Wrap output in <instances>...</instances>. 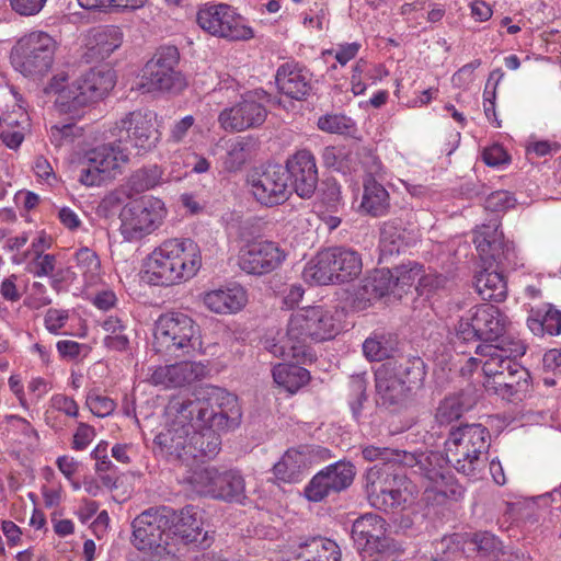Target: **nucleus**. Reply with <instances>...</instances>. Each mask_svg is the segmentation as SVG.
<instances>
[{"label":"nucleus","mask_w":561,"mask_h":561,"mask_svg":"<svg viewBox=\"0 0 561 561\" xmlns=\"http://www.w3.org/2000/svg\"><path fill=\"white\" fill-rule=\"evenodd\" d=\"M167 413L193 425L186 467L215 458L221 446L217 431L237 427L242 415L237 396L220 387L207 388L194 398L173 396Z\"/></svg>","instance_id":"1"},{"label":"nucleus","mask_w":561,"mask_h":561,"mask_svg":"<svg viewBox=\"0 0 561 561\" xmlns=\"http://www.w3.org/2000/svg\"><path fill=\"white\" fill-rule=\"evenodd\" d=\"M337 325L332 313L322 306H309L291 313L286 335L282 340H266L265 348L275 357L304 362L311 358L309 342L333 339Z\"/></svg>","instance_id":"2"},{"label":"nucleus","mask_w":561,"mask_h":561,"mask_svg":"<svg viewBox=\"0 0 561 561\" xmlns=\"http://www.w3.org/2000/svg\"><path fill=\"white\" fill-rule=\"evenodd\" d=\"M202 266L199 247L192 239H169L148 256L144 279L153 286H172L193 278Z\"/></svg>","instance_id":"3"},{"label":"nucleus","mask_w":561,"mask_h":561,"mask_svg":"<svg viewBox=\"0 0 561 561\" xmlns=\"http://www.w3.org/2000/svg\"><path fill=\"white\" fill-rule=\"evenodd\" d=\"M425 376V363L419 356H398L385 360L375 373L376 392L381 404H402L412 392L423 387Z\"/></svg>","instance_id":"4"},{"label":"nucleus","mask_w":561,"mask_h":561,"mask_svg":"<svg viewBox=\"0 0 561 561\" xmlns=\"http://www.w3.org/2000/svg\"><path fill=\"white\" fill-rule=\"evenodd\" d=\"M364 490L369 504L386 513L407 510L417 494L405 474L387 465H375L366 471Z\"/></svg>","instance_id":"5"},{"label":"nucleus","mask_w":561,"mask_h":561,"mask_svg":"<svg viewBox=\"0 0 561 561\" xmlns=\"http://www.w3.org/2000/svg\"><path fill=\"white\" fill-rule=\"evenodd\" d=\"M490 447L489 430L477 423L453 426L445 442L448 463L459 473L476 478L485 467Z\"/></svg>","instance_id":"6"},{"label":"nucleus","mask_w":561,"mask_h":561,"mask_svg":"<svg viewBox=\"0 0 561 561\" xmlns=\"http://www.w3.org/2000/svg\"><path fill=\"white\" fill-rule=\"evenodd\" d=\"M66 80L67 76L60 73L54 76L48 85L49 91L58 93L56 105L65 113H76L101 100L115 85L114 72L102 68H91L71 84L61 87Z\"/></svg>","instance_id":"7"},{"label":"nucleus","mask_w":561,"mask_h":561,"mask_svg":"<svg viewBox=\"0 0 561 561\" xmlns=\"http://www.w3.org/2000/svg\"><path fill=\"white\" fill-rule=\"evenodd\" d=\"M202 347L199 327L182 312L161 314L154 323L152 348L168 358L188 356Z\"/></svg>","instance_id":"8"},{"label":"nucleus","mask_w":561,"mask_h":561,"mask_svg":"<svg viewBox=\"0 0 561 561\" xmlns=\"http://www.w3.org/2000/svg\"><path fill=\"white\" fill-rule=\"evenodd\" d=\"M363 268L355 250L333 247L320 251L304 270V277L316 285L342 284L357 278Z\"/></svg>","instance_id":"9"},{"label":"nucleus","mask_w":561,"mask_h":561,"mask_svg":"<svg viewBox=\"0 0 561 561\" xmlns=\"http://www.w3.org/2000/svg\"><path fill=\"white\" fill-rule=\"evenodd\" d=\"M56 49L57 43L49 34L32 32L23 36L14 47L12 65L23 76L41 79L50 71Z\"/></svg>","instance_id":"10"},{"label":"nucleus","mask_w":561,"mask_h":561,"mask_svg":"<svg viewBox=\"0 0 561 561\" xmlns=\"http://www.w3.org/2000/svg\"><path fill=\"white\" fill-rule=\"evenodd\" d=\"M157 115L150 110H135L126 113L111 128L112 137L124 147L128 146V152L133 150L142 156L153 150L161 133L156 125Z\"/></svg>","instance_id":"11"},{"label":"nucleus","mask_w":561,"mask_h":561,"mask_svg":"<svg viewBox=\"0 0 561 561\" xmlns=\"http://www.w3.org/2000/svg\"><path fill=\"white\" fill-rule=\"evenodd\" d=\"M507 325V317L496 306H476L458 321L456 339L462 343L482 341L492 344L504 335Z\"/></svg>","instance_id":"12"},{"label":"nucleus","mask_w":561,"mask_h":561,"mask_svg":"<svg viewBox=\"0 0 561 561\" xmlns=\"http://www.w3.org/2000/svg\"><path fill=\"white\" fill-rule=\"evenodd\" d=\"M196 21L206 33L227 41H248L254 37L244 18L226 3L204 5L198 10Z\"/></svg>","instance_id":"13"},{"label":"nucleus","mask_w":561,"mask_h":561,"mask_svg":"<svg viewBox=\"0 0 561 561\" xmlns=\"http://www.w3.org/2000/svg\"><path fill=\"white\" fill-rule=\"evenodd\" d=\"M167 215L164 203L156 197H142L127 203L121 211V232L128 241L139 240L154 231Z\"/></svg>","instance_id":"14"},{"label":"nucleus","mask_w":561,"mask_h":561,"mask_svg":"<svg viewBox=\"0 0 561 561\" xmlns=\"http://www.w3.org/2000/svg\"><path fill=\"white\" fill-rule=\"evenodd\" d=\"M175 511L169 506L150 507L131 523V543L138 550L159 548L168 545Z\"/></svg>","instance_id":"15"},{"label":"nucleus","mask_w":561,"mask_h":561,"mask_svg":"<svg viewBox=\"0 0 561 561\" xmlns=\"http://www.w3.org/2000/svg\"><path fill=\"white\" fill-rule=\"evenodd\" d=\"M178 62L179 50L176 47L160 48L142 70L141 87L147 92L182 90L185 82L182 76L174 70Z\"/></svg>","instance_id":"16"},{"label":"nucleus","mask_w":561,"mask_h":561,"mask_svg":"<svg viewBox=\"0 0 561 561\" xmlns=\"http://www.w3.org/2000/svg\"><path fill=\"white\" fill-rule=\"evenodd\" d=\"M351 535L357 549L370 557L396 550V542L388 535V523L377 514L366 513L357 517Z\"/></svg>","instance_id":"17"},{"label":"nucleus","mask_w":561,"mask_h":561,"mask_svg":"<svg viewBox=\"0 0 561 561\" xmlns=\"http://www.w3.org/2000/svg\"><path fill=\"white\" fill-rule=\"evenodd\" d=\"M355 476L356 468L351 461L339 460L317 472L305 486L304 495L309 502H321L348 489Z\"/></svg>","instance_id":"18"},{"label":"nucleus","mask_w":561,"mask_h":561,"mask_svg":"<svg viewBox=\"0 0 561 561\" xmlns=\"http://www.w3.org/2000/svg\"><path fill=\"white\" fill-rule=\"evenodd\" d=\"M255 199L264 206L280 205L291 195L287 172L280 164L255 169L248 176Z\"/></svg>","instance_id":"19"},{"label":"nucleus","mask_w":561,"mask_h":561,"mask_svg":"<svg viewBox=\"0 0 561 561\" xmlns=\"http://www.w3.org/2000/svg\"><path fill=\"white\" fill-rule=\"evenodd\" d=\"M476 353L486 357L484 362L480 358L471 357L468 360L470 367L482 364V370L486 379L497 378L500 374L506 370L518 371L519 375H526V369L519 365L515 358L525 353V348L519 343H511L510 347L494 344H480L476 348Z\"/></svg>","instance_id":"20"},{"label":"nucleus","mask_w":561,"mask_h":561,"mask_svg":"<svg viewBox=\"0 0 561 561\" xmlns=\"http://www.w3.org/2000/svg\"><path fill=\"white\" fill-rule=\"evenodd\" d=\"M285 260L284 251L273 241H253L244 244L238 255L239 267L250 275H265Z\"/></svg>","instance_id":"21"},{"label":"nucleus","mask_w":561,"mask_h":561,"mask_svg":"<svg viewBox=\"0 0 561 561\" xmlns=\"http://www.w3.org/2000/svg\"><path fill=\"white\" fill-rule=\"evenodd\" d=\"M284 169L287 172L291 192L301 198H310L318 185V168L311 151L301 149L289 156Z\"/></svg>","instance_id":"22"},{"label":"nucleus","mask_w":561,"mask_h":561,"mask_svg":"<svg viewBox=\"0 0 561 561\" xmlns=\"http://www.w3.org/2000/svg\"><path fill=\"white\" fill-rule=\"evenodd\" d=\"M247 94L239 103L230 108H225L218 117L221 127L230 131H242L261 126L267 116L265 106L255 95Z\"/></svg>","instance_id":"23"},{"label":"nucleus","mask_w":561,"mask_h":561,"mask_svg":"<svg viewBox=\"0 0 561 561\" xmlns=\"http://www.w3.org/2000/svg\"><path fill=\"white\" fill-rule=\"evenodd\" d=\"M500 222L491 219L488 225H482L474 231L473 243L484 263L504 266V261L513 254L512 247L503 240V233L499 231Z\"/></svg>","instance_id":"24"},{"label":"nucleus","mask_w":561,"mask_h":561,"mask_svg":"<svg viewBox=\"0 0 561 561\" xmlns=\"http://www.w3.org/2000/svg\"><path fill=\"white\" fill-rule=\"evenodd\" d=\"M191 430V423L174 416L172 424L160 432L153 442L169 461L187 466Z\"/></svg>","instance_id":"25"},{"label":"nucleus","mask_w":561,"mask_h":561,"mask_svg":"<svg viewBox=\"0 0 561 561\" xmlns=\"http://www.w3.org/2000/svg\"><path fill=\"white\" fill-rule=\"evenodd\" d=\"M275 80L278 90L294 100H305L312 91V73L305 66L295 61L280 65Z\"/></svg>","instance_id":"26"},{"label":"nucleus","mask_w":561,"mask_h":561,"mask_svg":"<svg viewBox=\"0 0 561 561\" xmlns=\"http://www.w3.org/2000/svg\"><path fill=\"white\" fill-rule=\"evenodd\" d=\"M171 533L180 537L185 545H194L201 549H207L213 542L208 531H203L202 520L197 517L194 506L187 505L180 512L175 511Z\"/></svg>","instance_id":"27"},{"label":"nucleus","mask_w":561,"mask_h":561,"mask_svg":"<svg viewBox=\"0 0 561 561\" xmlns=\"http://www.w3.org/2000/svg\"><path fill=\"white\" fill-rule=\"evenodd\" d=\"M529 374L519 375L518 371L506 370L500 374L497 378L486 379L484 387L488 390H493L503 399L515 402L520 401L529 387Z\"/></svg>","instance_id":"28"},{"label":"nucleus","mask_w":561,"mask_h":561,"mask_svg":"<svg viewBox=\"0 0 561 561\" xmlns=\"http://www.w3.org/2000/svg\"><path fill=\"white\" fill-rule=\"evenodd\" d=\"M446 463H448L446 456L443 457V455L437 451L421 453L419 469L415 470V472H419L427 479L437 493L446 495L447 490L445 486H447L453 479L447 470Z\"/></svg>","instance_id":"29"},{"label":"nucleus","mask_w":561,"mask_h":561,"mask_svg":"<svg viewBox=\"0 0 561 561\" xmlns=\"http://www.w3.org/2000/svg\"><path fill=\"white\" fill-rule=\"evenodd\" d=\"M205 306L216 313H234L247 304V293L241 286L216 289L205 294Z\"/></svg>","instance_id":"30"},{"label":"nucleus","mask_w":561,"mask_h":561,"mask_svg":"<svg viewBox=\"0 0 561 561\" xmlns=\"http://www.w3.org/2000/svg\"><path fill=\"white\" fill-rule=\"evenodd\" d=\"M128 146L124 147L114 138L113 142L99 146L87 153V159L93 162L101 172L111 178V172L116 170L121 163L129 160Z\"/></svg>","instance_id":"31"},{"label":"nucleus","mask_w":561,"mask_h":561,"mask_svg":"<svg viewBox=\"0 0 561 561\" xmlns=\"http://www.w3.org/2000/svg\"><path fill=\"white\" fill-rule=\"evenodd\" d=\"M310 466V457L305 454L302 446L289 448L273 467L277 480L286 483L298 482L302 472Z\"/></svg>","instance_id":"32"},{"label":"nucleus","mask_w":561,"mask_h":561,"mask_svg":"<svg viewBox=\"0 0 561 561\" xmlns=\"http://www.w3.org/2000/svg\"><path fill=\"white\" fill-rule=\"evenodd\" d=\"M467 542L471 543L481 556L491 557L494 561H514L519 559L517 552L508 550L502 540L490 531H477L467 535Z\"/></svg>","instance_id":"33"},{"label":"nucleus","mask_w":561,"mask_h":561,"mask_svg":"<svg viewBox=\"0 0 561 561\" xmlns=\"http://www.w3.org/2000/svg\"><path fill=\"white\" fill-rule=\"evenodd\" d=\"M527 325L535 335H559L561 334V311L550 304L533 308L527 318Z\"/></svg>","instance_id":"34"},{"label":"nucleus","mask_w":561,"mask_h":561,"mask_svg":"<svg viewBox=\"0 0 561 561\" xmlns=\"http://www.w3.org/2000/svg\"><path fill=\"white\" fill-rule=\"evenodd\" d=\"M363 185L362 209L374 217L386 215L390 207V197L385 186L370 174L364 179Z\"/></svg>","instance_id":"35"},{"label":"nucleus","mask_w":561,"mask_h":561,"mask_svg":"<svg viewBox=\"0 0 561 561\" xmlns=\"http://www.w3.org/2000/svg\"><path fill=\"white\" fill-rule=\"evenodd\" d=\"M122 45V33L118 27L106 26L94 30L87 43L91 58L103 60Z\"/></svg>","instance_id":"36"},{"label":"nucleus","mask_w":561,"mask_h":561,"mask_svg":"<svg viewBox=\"0 0 561 561\" xmlns=\"http://www.w3.org/2000/svg\"><path fill=\"white\" fill-rule=\"evenodd\" d=\"M474 286L483 300L501 302L506 298L507 285L501 272L485 267L474 277Z\"/></svg>","instance_id":"37"},{"label":"nucleus","mask_w":561,"mask_h":561,"mask_svg":"<svg viewBox=\"0 0 561 561\" xmlns=\"http://www.w3.org/2000/svg\"><path fill=\"white\" fill-rule=\"evenodd\" d=\"M294 360L295 364L282 363L274 366L272 370L274 381L289 393H296L301 387L310 380L309 371L301 367L300 364L306 363Z\"/></svg>","instance_id":"38"},{"label":"nucleus","mask_w":561,"mask_h":561,"mask_svg":"<svg viewBox=\"0 0 561 561\" xmlns=\"http://www.w3.org/2000/svg\"><path fill=\"white\" fill-rule=\"evenodd\" d=\"M221 476L216 467H205L193 470L184 480L198 495L216 500Z\"/></svg>","instance_id":"39"},{"label":"nucleus","mask_w":561,"mask_h":561,"mask_svg":"<svg viewBox=\"0 0 561 561\" xmlns=\"http://www.w3.org/2000/svg\"><path fill=\"white\" fill-rule=\"evenodd\" d=\"M412 238L400 225L385 222L380 231V252L382 257L399 254L411 243Z\"/></svg>","instance_id":"40"},{"label":"nucleus","mask_w":561,"mask_h":561,"mask_svg":"<svg viewBox=\"0 0 561 561\" xmlns=\"http://www.w3.org/2000/svg\"><path fill=\"white\" fill-rule=\"evenodd\" d=\"M298 557L307 561H341V550L335 541L318 537L300 545Z\"/></svg>","instance_id":"41"},{"label":"nucleus","mask_w":561,"mask_h":561,"mask_svg":"<svg viewBox=\"0 0 561 561\" xmlns=\"http://www.w3.org/2000/svg\"><path fill=\"white\" fill-rule=\"evenodd\" d=\"M245 499V481L237 470L222 471L221 481L217 491L216 500L230 503H242Z\"/></svg>","instance_id":"42"},{"label":"nucleus","mask_w":561,"mask_h":561,"mask_svg":"<svg viewBox=\"0 0 561 561\" xmlns=\"http://www.w3.org/2000/svg\"><path fill=\"white\" fill-rule=\"evenodd\" d=\"M171 386L173 388L190 385L196 380H201L207 374V367L197 362H180L170 365Z\"/></svg>","instance_id":"43"},{"label":"nucleus","mask_w":561,"mask_h":561,"mask_svg":"<svg viewBox=\"0 0 561 561\" xmlns=\"http://www.w3.org/2000/svg\"><path fill=\"white\" fill-rule=\"evenodd\" d=\"M107 332L104 337V346L111 351L124 352L129 346V337L127 327L122 319L117 317H108L102 324Z\"/></svg>","instance_id":"44"},{"label":"nucleus","mask_w":561,"mask_h":561,"mask_svg":"<svg viewBox=\"0 0 561 561\" xmlns=\"http://www.w3.org/2000/svg\"><path fill=\"white\" fill-rule=\"evenodd\" d=\"M392 273L397 296H401L416 283L420 285V278H423V266L416 262H410L394 267Z\"/></svg>","instance_id":"45"},{"label":"nucleus","mask_w":561,"mask_h":561,"mask_svg":"<svg viewBox=\"0 0 561 561\" xmlns=\"http://www.w3.org/2000/svg\"><path fill=\"white\" fill-rule=\"evenodd\" d=\"M364 289L374 298H381L390 293L397 295L392 271L388 268L377 270L366 280Z\"/></svg>","instance_id":"46"},{"label":"nucleus","mask_w":561,"mask_h":561,"mask_svg":"<svg viewBox=\"0 0 561 561\" xmlns=\"http://www.w3.org/2000/svg\"><path fill=\"white\" fill-rule=\"evenodd\" d=\"M77 266L85 279V283L93 285L99 280L101 262L94 251L89 248H81L76 253Z\"/></svg>","instance_id":"47"},{"label":"nucleus","mask_w":561,"mask_h":561,"mask_svg":"<svg viewBox=\"0 0 561 561\" xmlns=\"http://www.w3.org/2000/svg\"><path fill=\"white\" fill-rule=\"evenodd\" d=\"M163 171L157 164L144 167L130 176V186L137 192L151 190L162 182Z\"/></svg>","instance_id":"48"},{"label":"nucleus","mask_w":561,"mask_h":561,"mask_svg":"<svg viewBox=\"0 0 561 561\" xmlns=\"http://www.w3.org/2000/svg\"><path fill=\"white\" fill-rule=\"evenodd\" d=\"M463 411L465 407L459 397H447L437 407L435 420L439 425H449L459 420Z\"/></svg>","instance_id":"49"},{"label":"nucleus","mask_w":561,"mask_h":561,"mask_svg":"<svg viewBox=\"0 0 561 561\" xmlns=\"http://www.w3.org/2000/svg\"><path fill=\"white\" fill-rule=\"evenodd\" d=\"M367 383L368 379L366 373H358L351 376L348 388L353 399L350 401V405L354 416L360 413L363 402L367 399Z\"/></svg>","instance_id":"50"},{"label":"nucleus","mask_w":561,"mask_h":561,"mask_svg":"<svg viewBox=\"0 0 561 561\" xmlns=\"http://www.w3.org/2000/svg\"><path fill=\"white\" fill-rule=\"evenodd\" d=\"M350 157L351 152L342 146H328L321 154L324 167L342 172L347 168Z\"/></svg>","instance_id":"51"},{"label":"nucleus","mask_w":561,"mask_h":561,"mask_svg":"<svg viewBox=\"0 0 561 561\" xmlns=\"http://www.w3.org/2000/svg\"><path fill=\"white\" fill-rule=\"evenodd\" d=\"M85 403L90 411L98 417L108 416L116 408V403L113 399L101 394L96 390L89 391Z\"/></svg>","instance_id":"52"},{"label":"nucleus","mask_w":561,"mask_h":561,"mask_svg":"<svg viewBox=\"0 0 561 561\" xmlns=\"http://www.w3.org/2000/svg\"><path fill=\"white\" fill-rule=\"evenodd\" d=\"M363 352L367 359L371 362L388 360L390 357V348L383 336L368 337L363 343Z\"/></svg>","instance_id":"53"},{"label":"nucleus","mask_w":561,"mask_h":561,"mask_svg":"<svg viewBox=\"0 0 561 561\" xmlns=\"http://www.w3.org/2000/svg\"><path fill=\"white\" fill-rule=\"evenodd\" d=\"M319 129L331 134H344L351 128V119L344 115H324L318 121Z\"/></svg>","instance_id":"54"},{"label":"nucleus","mask_w":561,"mask_h":561,"mask_svg":"<svg viewBox=\"0 0 561 561\" xmlns=\"http://www.w3.org/2000/svg\"><path fill=\"white\" fill-rule=\"evenodd\" d=\"M514 205L515 198L507 191L492 192L484 201V208L492 213L505 211Z\"/></svg>","instance_id":"55"},{"label":"nucleus","mask_w":561,"mask_h":561,"mask_svg":"<svg viewBox=\"0 0 561 561\" xmlns=\"http://www.w3.org/2000/svg\"><path fill=\"white\" fill-rule=\"evenodd\" d=\"M56 256L37 252L31 262L30 272L37 277L49 276L55 272Z\"/></svg>","instance_id":"56"},{"label":"nucleus","mask_w":561,"mask_h":561,"mask_svg":"<svg viewBox=\"0 0 561 561\" xmlns=\"http://www.w3.org/2000/svg\"><path fill=\"white\" fill-rule=\"evenodd\" d=\"M362 455L363 458L367 461L381 460L383 461L382 465L392 466V460L398 454L397 449L367 445L363 447Z\"/></svg>","instance_id":"57"},{"label":"nucleus","mask_w":561,"mask_h":561,"mask_svg":"<svg viewBox=\"0 0 561 561\" xmlns=\"http://www.w3.org/2000/svg\"><path fill=\"white\" fill-rule=\"evenodd\" d=\"M108 179L93 162L87 159L85 165L81 169L79 182L85 186H99Z\"/></svg>","instance_id":"58"},{"label":"nucleus","mask_w":561,"mask_h":561,"mask_svg":"<svg viewBox=\"0 0 561 561\" xmlns=\"http://www.w3.org/2000/svg\"><path fill=\"white\" fill-rule=\"evenodd\" d=\"M12 10L21 16H33L42 11L47 0H9Z\"/></svg>","instance_id":"59"},{"label":"nucleus","mask_w":561,"mask_h":561,"mask_svg":"<svg viewBox=\"0 0 561 561\" xmlns=\"http://www.w3.org/2000/svg\"><path fill=\"white\" fill-rule=\"evenodd\" d=\"M455 282L453 278L443 274H427L420 278V285L427 288L428 291H437L440 289H451Z\"/></svg>","instance_id":"60"},{"label":"nucleus","mask_w":561,"mask_h":561,"mask_svg":"<svg viewBox=\"0 0 561 561\" xmlns=\"http://www.w3.org/2000/svg\"><path fill=\"white\" fill-rule=\"evenodd\" d=\"M51 408L65 413L67 416L77 417L79 414V407L77 402L65 394H55L51 400Z\"/></svg>","instance_id":"61"},{"label":"nucleus","mask_w":561,"mask_h":561,"mask_svg":"<svg viewBox=\"0 0 561 561\" xmlns=\"http://www.w3.org/2000/svg\"><path fill=\"white\" fill-rule=\"evenodd\" d=\"M73 124H65L62 126H53L50 128V141L55 147H61L73 139Z\"/></svg>","instance_id":"62"},{"label":"nucleus","mask_w":561,"mask_h":561,"mask_svg":"<svg viewBox=\"0 0 561 561\" xmlns=\"http://www.w3.org/2000/svg\"><path fill=\"white\" fill-rule=\"evenodd\" d=\"M95 435L94 428L85 423H80L73 436L72 447L83 450L88 447Z\"/></svg>","instance_id":"63"},{"label":"nucleus","mask_w":561,"mask_h":561,"mask_svg":"<svg viewBox=\"0 0 561 561\" xmlns=\"http://www.w3.org/2000/svg\"><path fill=\"white\" fill-rule=\"evenodd\" d=\"M482 158L489 167H499L508 162L506 151L499 145L484 149Z\"/></svg>","instance_id":"64"}]
</instances>
